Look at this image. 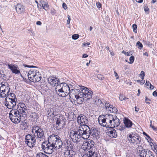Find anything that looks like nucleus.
Listing matches in <instances>:
<instances>
[{"instance_id":"1","label":"nucleus","mask_w":157,"mask_h":157,"mask_svg":"<svg viewBox=\"0 0 157 157\" xmlns=\"http://www.w3.org/2000/svg\"><path fill=\"white\" fill-rule=\"evenodd\" d=\"M56 94L62 97L69 95L71 98L76 101L78 104H82L85 98L90 99L92 98L93 92L84 86L81 87L80 89H74L70 90L69 86L66 83L57 84L55 88Z\"/></svg>"},{"instance_id":"2","label":"nucleus","mask_w":157,"mask_h":157,"mask_svg":"<svg viewBox=\"0 0 157 157\" xmlns=\"http://www.w3.org/2000/svg\"><path fill=\"white\" fill-rule=\"evenodd\" d=\"M127 139L131 144L138 145L137 150L139 154L140 157H155L152 152L148 149H143L142 147L139 146L141 142V138L139 135L135 133L130 132L127 135Z\"/></svg>"},{"instance_id":"3","label":"nucleus","mask_w":157,"mask_h":157,"mask_svg":"<svg viewBox=\"0 0 157 157\" xmlns=\"http://www.w3.org/2000/svg\"><path fill=\"white\" fill-rule=\"evenodd\" d=\"M98 121L101 126L109 128L117 127L120 123V120L117 117L111 114L100 115L98 118Z\"/></svg>"},{"instance_id":"4","label":"nucleus","mask_w":157,"mask_h":157,"mask_svg":"<svg viewBox=\"0 0 157 157\" xmlns=\"http://www.w3.org/2000/svg\"><path fill=\"white\" fill-rule=\"evenodd\" d=\"M94 142L91 140H89L87 141H84L82 146V148L84 151H86L85 157H98L97 154L92 152L90 150L94 146Z\"/></svg>"},{"instance_id":"5","label":"nucleus","mask_w":157,"mask_h":157,"mask_svg":"<svg viewBox=\"0 0 157 157\" xmlns=\"http://www.w3.org/2000/svg\"><path fill=\"white\" fill-rule=\"evenodd\" d=\"M9 117L11 121L14 123L18 124L21 121V119L24 121L25 118L22 117L21 113L15 109H12L9 113Z\"/></svg>"},{"instance_id":"6","label":"nucleus","mask_w":157,"mask_h":157,"mask_svg":"<svg viewBox=\"0 0 157 157\" xmlns=\"http://www.w3.org/2000/svg\"><path fill=\"white\" fill-rule=\"evenodd\" d=\"M52 146L54 147V150L56 149H59L62 147L63 142L60 138L57 135L52 134L49 136Z\"/></svg>"},{"instance_id":"7","label":"nucleus","mask_w":157,"mask_h":157,"mask_svg":"<svg viewBox=\"0 0 157 157\" xmlns=\"http://www.w3.org/2000/svg\"><path fill=\"white\" fill-rule=\"evenodd\" d=\"M90 128L87 125H81L78 128V132L81 137L84 139L88 138L90 136Z\"/></svg>"},{"instance_id":"8","label":"nucleus","mask_w":157,"mask_h":157,"mask_svg":"<svg viewBox=\"0 0 157 157\" xmlns=\"http://www.w3.org/2000/svg\"><path fill=\"white\" fill-rule=\"evenodd\" d=\"M42 148L44 151L48 154H51L54 151V147L52 146L49 137L48 140L43 142Z\"/></svg>"},{"instance_id":"9","label":"nucleus","mask_w":157,"mask_h":157,"mask_svg":"<svg viewBox=\"0 0 157 157\" xmlns=\"http://www.w3.org/2000/svg\"><path fill=\"white\" fill-rule=\"evenodd\" d=\"M32 132L34 136L40 141L44 139V131L40 127L36 125L33 127Z\"/></svg>"},{"instance_id":"10","label":"nucleus","mask_w":157,"mask_h":157,"mask_svg":"<svg viewBox=\"0 0 157 157\" xmlns=\"http://www.w3.org/2000/svg\"><path fill=\"white\" fill-rule=\"evenodd\" d=\"M34 135L28 134L25 136V142L27 146L30 148L34 147L36 144V139Z\"/></svg>"},{"instance_id":"11","label":"nucleus","mask_w":157,"mask_h":157,"mask_svg":"<svg viewBox=\"0 0 157 157\" xmlns=\"http://www.w3.org/2000/svg\"><path fill=\"white\" fill-rule=\"evenodd\" d=\"M17 101V99H11L8 97H6L5 104L8 108L11 109L13 108L16 106Z\"/></svg>"},{"instance_id":"12","label":"nucleus","mask_w":157,"mask_h":157,"mask_svg":"<svg viewBox=\"0 0 157 157\" xmlns=\"http://www.w3.org/2000/svg\"><path fill=\"white\" fill-rule=\"evenodd\" d=\"M69 135L72 140L74 142H77L79 139L81 137L78 131L74 130H71L69 133Z\"/></svg>"},{"instance_id":"13","label":"nucleus","mask_w":157,"mask_h":157,"mask_svg":"<svg viewBox=\"0 0 157 157\" xmlns=\"http://www.w3.org/2000/svg\"><path fill=\"white\" fill-rule=\"evenodd\" d=\"M77 121L78 123H80L81 125H86L88 123V118L82 114H81L78 117Z\"/></svg>"},{"instance_id":"14","label":"nucleus","mask_w":157,"mask_h":157,"mask_svg":"<svg viewBox=\"0 0 157 157\" xmlns=\"http://www.w3.org/2000/svg\"><path fill=\"white\" fill-rule=\"evenodd\" d=\"M104 108L108 112L116 113L117 111V109L115 107H113V105L107 102L105 103Z\"/></svg>"},{"instance_id":"15","label":"nucleus","mask_w":157,"mask_h":157,"mask_svg":"<svg viewBox=\"0 0 157 157\" xmlns=\"http://www.w3.org/2000/svg\"><path fill=\"white\" fill-rule=\"evenodd\" d=\"M58 110L57 108L56 107L48 109L47 111L48 116L53 117L56 116L58 113Z\"/></svg>"},{"instance_id":"16","label":"nucleus","mask_w":157,"mask_h":157,"mask_svg":"<svg viewBox=\"0 0 157 157\" xmlns=\"http://www.w3.org/2000/svg\"><path fill=\"white\" fill-rule=\"evenodd\" d=\"M90 136L91 138L97 139L99 137V132L96 128H93L90 130Z\"/></svg>"},{"instance_id":"17","label":"nucleus","mask_w":157,"mask_h":157,"mask_svg":"<svg viewBox=\"0 0 157 157\" xmlns=\"http://www.w3.org/2000/svg\"><path fill=\"white\" fill-rule=\"evenodd\" d=\"M55 119L56 120V124L59 126H60V128L64 126L65 123V120L63 119V116H60L59 117H56Z\"/></svg>"},{"instance_id":"18","label":"nucleus","mask_w":157,"mask_h":157,"mask_svg":"<svg viewBox=\"0 0 157 157\" xmlns=\"http://www.w3.org/2000/svg\"><path fill=\"white\" fill-rule=\"evenodd\" d=\"M48 83H49L51 85L53 86H56L57 84L60 83H59V81L58 79L54 77H49L48 78Z\"/></svg>"},{"instance_id":"19","label":"nucleus","mask_w":157,"mask_h":157,"mask_svg":"<svg viewBox=\"0 0 157 157\" xmlns=\"http://www.w3.org/2000/svg\"><path fill=\"white\" fill-rule=\"evenodd\" d=\"M2 90L10 91L9 85L6 82H2L0 84V91Z\"/></svg>"},{"instance_id":"20","label":"nucleus","mask_w":157,"mask_h":157,"mask_svg":"<svg viewBox=\"0 0 157 157\" xmlns=\"http://www.w3.org/2000/svg\"><path fill=\"white\" fill-rule=\"evenodd\" d=\"M107 135L111 138H116L117 136V134L116 130L113 128H110L109 130L107 132Z\"/></svg>"},{"instance_id":"21","label":"nucleus","mask_w":157,"mask_h":157,"mask_svg":"<svg viewBox=\"0 0 157 157\" xmlns=\"http://www.w3.org/2000/svg\"><path fill=\"white\" fill-rule=\"evenodd\" d=\"M64 143L67 147L68 150L70 149V150H73V151H74V150L75 149V146L72 142L67 140L64 142Z\"/></svg>"},{"instance_id":"22","label":"nucleus","mask_w":157,"mask_h":157,"mask_svg":"<svg viewBox=\"0 0 157 157\" xmlns=\"http://www.w3.org/2000/svg\"><path fill=\"white\" fill-rule=\"evenodd\" d=\"M8 66L9 68L11 70L13 73L15 74H20L21 76L20 71L17 70L18 68L17 67L14 65H11L10 64H8Z\"/></svg>"},{"instance_id":"23","label":"nucleus","mask_w":157,"mask_h":157,"mask_svg":"<svg viewBox=\"0 0 157 157\" xmlns=\"http://www.w3.org/2000/svg\"><path fill=\"white\" fill-rule=\"evenodd\" d=\"M41 78V75L38 71L36 75H35L33 79H30V81L36 82L40 81Z\"/></svg>"},{"instance_id":"24","label":"nucleus","mask_w":157,"mask_h":157,"mask_svg":"<svg viewBox=\"0 0 157 157\" xmlns=\"http://www.w3.org/2000/svg\"><path fill=\"white\" fill-rule=\"evenodd\" d=\"M75 152L73 150L67 149L64 152V157H73Z\"/></svg>"},{"instance_id":"25","label":"nucleus","mask_w":157,"mask_h":157,"mask_svg":"<svg viewBox=\"0 0 157 157\" xmlns=\"http://www.w3.org/2000/svg\"><path fill=\"white\" fill-rule=\"evenodd\" d=\"M17 12L19 14H20L23 12L25 8L23 6L20 4H18L15 6Z\"/></svg>"},{"instance_id":"26","label":"nucleus","mask_w":157,"mask_h":157,"mask_svg":"<svg viewBox=\"0 0 157 157\" xmlns=\"http://www.w3.org/2000/svg\"><path fill=\"white\" fill-rule=\"evenodd\" d=\"M18 110H17L20 113H21L22 115V117L24 118H26V113L25 112L27 111V108L25 107H20L18 106Z\"/></svg>"},{"instance_id":"27","label":"nucleus","mask_w":157,"mask_h":157,"mask_svg":"<svg viewBox=\"0 0 157 157\" xmlns=\"http://www.w3.org/2000/svg\"><path fill=\"white\" fill-rule=\"evenodd\" d=\"M37 72V71L33 69L30 70L29 71L28 74V76L29 79L30 81V79H33V78L36 75Z\"/></svg>"},{"instance_id":"28","label":"nucleus","mask_w":157,"mask_h":157,"mask_svg":"<svg viewBox=\"0 0 157 157\" xmlns=\"http://www.w3.org/2000/svg\"><path fill=\"white\" fill-rule=\"evenodd\" d=\"M150 143V145L152 148V149L155 152L156 154L157 155V145L155 143L151 142L152 140V139L150 137V139H148L147 140Z\"/></svg>"},{"instance_id":"29","label":"nucleus","mask_w":157,"mask_h":157,"mask_svg":"<svg viewBox=\"0 0 157 157\" xmlns=\"http://www.w3.org/2000/svg\"><path fill=\"white\" fill-rule=\"evenodd\" d=\"M91 101V103L93 104H95L96 105H100V106H102L104 104L103 103V102L99 99L96 98H95L94 100L91 99V101Z\"/></svg>"},{"instance_id":"30","label":"nucleus","mask_w":157,"mask_h":157,"mask_svg":"<svg viewBox=\"0 0 157 157\" xmlns=\"http://www.w3.org/2000/svg\"><path fill=\"white\" fill-rule=\"evenodd\" d=\"M124 123L125 126L128 128H130L132 125V123L129 120L125 118L124 120Z\"/></svg>"},{"instance_id":"31","label":"nucleus","mask_w":157,"mask_h":157,"mask_svg":"<svg viewBox=\"0 0 157 157\" xmlns=\"http://www.w3.org/2000/svg\"><path fill=\"white\" fill-rule=\"evenodd\" d=\"M10 92L8 91L2 90L0 91V97L1 98L5 97Z\"/></svg>"},{"instance_id":"32","label":"nucleus","mask_w":157,"mask_h":157,"mask_svg":"<svg viewBox=\"0 0 157 157\" xmlns=\"http://www.w3.org/2000/svg\"><path fill=\"white\" fill-rule=\"evenodd\" d=\"M6 96H7L6 97H8L10 98V99H17L16 95L14 94L10 93L9 94V93Z\"/></svg>"},{"instance_id":"33","label":"nucleus","mask_w":157,"mask_h":157,"mask_svg":"<svg viewBox=\"0 0 157 157\" xmlns=\"http://www.w3.org/2000/svg\"><path fill=\"white\" fill-rule=\"evenodd\" d=\"M36 157H49L48 156L44 154L41 152H39L37 153Z\"/></svg>"},{"instance_id":"34","label":"nucleus","mask_w":157,"mask_h":157,"mask_svg":"<svg viewBox=\"0 0 157 157\" xmlns=\"http://www.w3.org/2000/svg\"><path fill=\"white\" fill-rule=\"evenodd\" d=\"M128 98H126L124 95L122 94H121L120 95L119 99L121 101L124 100L126 99H128Z\"/></svg>"},{"instance_id":"35","label":"nucleus","mask_w":157,"mask_h":157,"mask_svg":"<svg viewBox=\"0 0 157 157\" xmlns=\"http://www.w3.org/2000/svg\"><path fill=\"white\" fill-rule=\"evenodd\" d=\"M136 45L137 47L140 49H141L143 47L142 44L140 41H138L136 43Z\"/></svg>"},{"instance_id":"36","label":"nucleus","mask_w":157,"mask_h":157,"mask_svg":"<svg viewBox=\"0 0 157 157\" xmlns=\"http://www.w3.org/2000/svg\"><path fill=\"white\" fill-rule=\"evenodd\" d=\"M79 37V35L78 34H75L73 35L72 36V38L75 40H76L78 39Z\"/></svg>"},{"instance_id":"37","label":"nucleus","mask_w":157,"mask_h":157,"mask_svg":"<svg viewBox=\"0 0 157 157\" xmlns=\"http://www.w3.org/2000/svg\"><path fill=\"white\" fill-rule=\"evenodd\" d=\"M137 26L136 24H134L132 25V28L133 29V31L134 33H137Z\"/></svg>"},{"instance_id":"38","label":"nucleus","mask_w":157,"mask_h":157,"mask_svg":"<svg viewBox=\"0 0 157 157\" xmlns=\"http://www.w3.org/2000/svg\"><path fill=\"white\" fill-rule=\"evenodd\" d=\"M144 10L146 14H147L149 13V8L146 6H145L144 7Z\"/></svg>"},{"instance_id":"39","label":"nucleus","mask_w":157,"mask_h":157,"mask_svg":"<svg viewBox=\"0 0 157 157\" xmlns=\"http://www.w3.org/2000/svg\"><path fill=\"white\" fill-rule=\"evenodd\" d=\"M134 60V57L133 56H131L129 58L130 62L128 63L130 64L132 63Z\"/></svg>"},{"instance_id":"40","label":"nucleus","mask_w":157,"mask_h":157,"mask_svg":"<svg viewBox=\"0 0 157 157\" xmlns=\"http://www.w3.org/2000/svg\"><path fill=\"white\" fill-rule=\"evenodd\" d=\"M42 7H43V8L45 10H47L48 9L49 6L48 3H45L44 5Z\"/></svg>"},{"instance_id":"41","label":"nucleus","mask_w":157,"mask_h":157,"mask_svg":"<svg viewBox=\"0 0 157 157\" xmlns=\"http://www.w3.org/2000/svg\"><path fill=\"white\" fill-rule=\"evenodd\" d=\"M18 106H19V107H25L26 108V107L25 106V105L24 103L22 102L19 103L17 105Z\"/></svg>"},{"instance_id":"42","label":"nucleus","mask_w":157,"mask_h":157,"mask_svg":"<svg viewBox=\"0 0 157 157\" xmlns=\"http://www.w3.org/2000/svg\"><path fill=\"white\" fill-rule=\"evenodd\" d=\"M50 13L52 15H54L56 13V10L52 8L51 10Z\"/></svg>"},{"instance_id":"43","label":"nucleus","mask_w":157,"mask_h":157,"mask_svg":"<svg viewBox=\"0 0 157 157\" xmlns=\"http://www.w3.org/2000/svg\"><path fill=\"white\" fill-rule=\"evenodd\" d=\"M62 6H63V8L65 10L67 9V5L65 3H63V5H62Z\"/></svg>"},{"instance_id":"44","label":"nucleus","mask_w":157,"mask_h":157,"mask_svg":"<svg viewBox=\"0 0 157 157\" xmlns=\"http://www.w3.org/2000/svg\"><path fill=\"white\" fill-rule=\"evenodd\" d=\"M96 5H97V6L98 8H101V5L100 3H99V2H97V3H96Z\"/></svg>"},{"instance_id":"45","label":"nucleus","mask_w":157,"mask_h":157,"mask_svg":"<svg viewBox=\"0 0 157 157\" xmlns=\"http://www.w3.org/2000/svg\"><path fill=\"white\" fill-rule=\"evenodd\" d=\"M149 100H150L149 99H148V98H147V97H145V101L146 103L147 104H150V103L149 102L147 101H149Z\"/></svg>"},{"instance_id":"46","label":"nucleus","mask_w":157,"mask_h":157,"mask_svg":"<svg viewBox=\"0 0 157 157\" xmlns=\"http://www.w3.org/2000/svg\"><path fill=\"white\" fill-rule=\"evenodd\" d=\"M82 44L84 46H88L90 44V43L89 42H87L86 43L84 42Z\"/></svg>"},{"instance_id":"47","label":"nucleus","mask_w":157,"mask_h":157,"mask_svg":"<svg viewBox=\"0 0 157 157\" xmlns=\"http://www.w3.org/2000/svg\"><path fill=\"white\" fill-rule=\"evenodd\" d=\"M153 95L155 97L157 96V92L156 91H154L153 93Z\"/></svg>"},{"instance_id":"48","label":"nucleus","mask_w":157,"mask_h":157,"mask_svg":"<svg viewBox=\"0 0 157 157\" xmlns=\"http://www.w3.org/2000/svg\"><path fill=\"white\" fill-rule=\"evenodd\" d=\"M140 75L141 76H144L145 75V73L144 71H142L141 72V73Z\"/></svg>"},{"instance_id":"49","label":"nucleus","mask_w":157,"mask_h":157,"mask_svg":"<svg viewBox=\"0 0 157 157\" xmlns=\"http://www.w3.org/2000/svg\"><path fill=\"white\" fill-rule=\"evenodd\" d=\"M47 2H45L44 1H40V3L42 6L44 5L45 3H46Z\"/></svg>"},{"instance_id":"50","label":"nucleus","mask_w":157,"mask_h":157,"mask_svg":"<svg viewBox=\"0 0 157 157\" xmlns=\"http://www.w3.org/2000/svg\"><path fill=\"white\" fill-rule=\"evenodd\" d=\"M150 82H149V81H146V83L145 85H146V86L147 87V88H148V86L149 85H150Z\"/></svg>"},{"instance_id":"51","label":"nucleus","mask_w":157,"mask_h":157,"mask_svg":"<svg viewBox=\"0 0 157 157\" xmlns=\"http://www.w3.org/2000/svg\"><path fill=\"white\" fill-rule=\"evenodd\" d=\"M24 66L25 67H35V66H29L28 65H25V64L24 65Z\"/></svg>"},{"instance_id":"52","label":"nucleus","mask_w":157,"mask_h":157,"mask_svg":"<svg viewBox=\"0 0 157 157\" xmlns=\"http://www.w3.org/2000/svg\"><path fill=\"white\" fill-rule=\"evenodd\" d=\"M150 86L149 88L150 90H152L154 89V86L153 85H151V83H150Z\"/></svg>"},{"instance_id":"53","label":"nucleus","mask_w":157,"mask_h":157,"mask_svg":"<svg viewBox=\"0 0 157 157\" xmlns=\"http://www.w3.org/2000/svg\"><path fill=\"white\" fill-rule=\"evenodd\" d=\"M131 55H132V54L131 53V52H127L126 54V55L128 56H129Z\"/></svg>"},{"instance_id":"54","label":"nucleus","mask_w":157,"mask_h":157,"mask_svg":"<svg viewBox=\"0 0 157 157\" xmlns=\"http://www.w3.org/2000/svg\"><path fill=\"white\" fill-rule=\"evenodd\" d=\"M36 24L37 25H40L42 24V23L40 21H38L36 22Z\"/></svg>"},{"instance_id":"55","label":"nucleus","mask_w":157,"mask_h":157,"mask_svg":"<svg viewBox=\"0 0 157 157\" xmlns=\"http://www.w3.org/2000/svg\"><path fill=\"white\" fill-rule=\"evenodd\" d=\"M88 56V55H87L86 54H83L82 55V58H85L87 57Z\"/></svg>"},{"instance_id":"56","label":"nucleus","mask_w":157,"mask_h":157,"mask_svg":"<svg viewBox=\"0 0 157 157\" xmlns=\"http://www.w3.org/2000/svg\"><path fill=\"white\" fill-rule=\"evenodd\" d=\"M114 73L115 75V76L116 77H117L116 78V79H117L118 78V74L117 72H116L115 71H114Z\"/></svg>"},{"instance_id":"57","label":"nucleus","mask_w":157,"mask_h":157,"mask_svg":"<svg viewBox=\"0 0 157 157\" xmlns=\"http://www.w3.org/2000/svg\"><path fill=\"white\" fill-rule=\"evenodd\" d=\"M145 80H141L140 81V84L141 85H143L145 83Z\"/></svg>"},{"instance_id":"58","label":"nucleus","mask_w":157,"mask_h":157,"mask_svg":"<svg viewBox=\"0 0 157 157\" xmlns=\"http://www.w3.org/2000/svg\"><path fill=\"white\" fill-rule=\"evenodd\" d=\"M29 31L30 32V33H31V34L32 35H33V36H34V33L33 32V31L32 30H29Z\"/></svg>"},{"instance_id":"59","label":"nucleus","mask_w":157,"mask_h":157,"mask_svg":"<svg viewBox=\"0 0 157 157\" xmlns=\"http://www.w3.org/2000/svg\"><path fill=\"white\" fill-rule=\"evenodd\" d=\"M152 128L153 130L155 131H157V128L154 127V126H152Z\"/></svg>"},{"instance_id":"60","label":"nucleus","mask_w":157,"mask_h":157,"mask_svg":"<svg viewBox=\"0 0 157 157\" xmlns=\"http://www.w3.org/2000/svg\"><path fill=\"white\" fill-rule=\"evenodd\" d=\"M56 129L58 130V129H59V128H60V126H59L58 125H57L56 124ZM61 128H60V129Z\"/></svg>"},{"instance_id":"61","label":"nucleus","mask_w":157,"mask_h":157,"mask_svg":"<svg viewBox=\"0 0 157 157\" xmlns=\"http://www.w3.org/2000/svg\"><path fill=\"white\" fill-rule=\"evenodd\" d=\"M139 108H137L136 107H135V110L136 112H138L139 110Z\"/></svg>"},{"instance_id":"62","label":"nucleus","mask_w":157,"mask_h":157,"mask_svg":"<svg viewBox=\"0 0 157 157\" xmlns=\"http://www.w3.org/2000/svg\"><path fill=\"white\" fill-rule=\"evenodd\" d=\"M146 139L147 140L148 139H150V137L147 135V136H146Z\"/></svg>"},{"instance_id":"63","label":"nucleus","mask_w":157,"mask_h":157,"mask_svg":"<svg viewBox=\"0 0 157 157\" xmlns=\"http://www.w3.org/2000/svg\"><path fill=\"white\" fill-rule=\"evenodd\" d=\"M143 55H144L146 56H148V54L147 52H145V53H144Z\"/></svg>"},{"instance_id":"64","label":"nucleus","mask_w":157,"mask_h":157,"mask_svg":"<svg viewBox=\"0 0 157 157\" xmlns=\"http://www.w3.org/2000/svg\"><path fill=\"white\" fill-rule=\"evenodd\" d=\"M91 61V60H89V62L88 63H86V65L87 66H89V64H90V62Z\"/></svg>"}]
</instances>
